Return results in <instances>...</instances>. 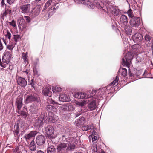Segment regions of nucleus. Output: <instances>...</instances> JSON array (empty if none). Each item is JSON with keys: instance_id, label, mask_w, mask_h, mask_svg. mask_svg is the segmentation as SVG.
I'll return each instance as SVG.
<instances>
[{"instance_id": "obj_29", "label": "nucleus", "mask_w": 153, "mask_h": 153, "mask_svg": "<svg viewBox=\"0 0 153 153\" xmlns=\"http://www.w3.org/2000/svg\"><path fill=\"white\" fill-rule=\"evenodd\" d=\"M119 80V77L118 76H117L114 77L113 81L109 84L113 86H116L118 84V81Z\"/></svg>"}, {"instance_id": "obj_7", "label": "nucleus", "mask_w": 153, "mask_h": 153, "mask_svg": "<svg viewBox=\"0 0 153 153\" xmlns=\"http://www.w3.org/2000/svg\"><path fill=\"white\" fill-rule=\"evenodd\" d=\"M129 23L131 27L137 28L141 23L140 17H135L131 19L129 21Z\"/></svg>"}, {"instance_id": "obj_44", "label": "nucleus", "mask_w": 153, "mask_h": 153, "mask_svg": "<svg viewBox=\"0 0 153 153\" xmlns=\"http://www.w3.org/2000/svg\"><path fill=\"white\" fill-rule=\"evenodd\" d=\"M2 62H0V65L2 67L5 68L7 66L8 64L9 63V62H4V60H2Z\"/></svg>"}, {"instance_id": "obj_34", "label": "nucleus", "mask_w": 153, "mask_h": 153, "mask_svg": "<svg viewBox=\"0 0 153 153\" xmlns=\"http://www.w3.org/2000/svg\"><path fill=\"white\" fill-rule=\"evenodd\" d=\"M52 90L53 93H56V92H60L62 91V89L60 87L56 86L55 87L53 86Z\"/></svg>"}, {"instance_id": "obj_46", "label": "nucleus", "mask_w": 153, "mask_h": 153, "mask_svg": "<svg viewBox=\"0 0 153 153\" xmlns=\"http://www.w3.org/2000/svg\"><path fill=\"white\" fill-rule=\"evenodd\" d=\"M86 103V101L85 100H83L81 102H78L77 103V104L80 106L82 107L85 105Z\"/></svg>"}, {"instance_id": "obj_48", "label": "nucleus", "mask_w": 153, "mask_h": 153, "mask_svg": "<svg viewBox=\"0 0 153 153\" xmlns=\"http://www.w3.org/2000/svg\"><path fill=\"white\" fill-rule=\"evenodd\" d=\"M47 102L49 104H52L53 105H54L55 104L57 105L58 104L57 102H55L51 98H50L48 100Z\"/></svg>"}, {"instance_id": "obj_61", "label": "nucleus", "mask_w": 153, "mask_h": 153, "mask_svg": "<svg viewBox=\"0 0 153 153\" xmlns=\"http://www.w3.org/2000/svg\"><path fill=\"white\" fill-rule=\"evenodd\" d=\"M111 22H112V24H114V23H117L115 21V20L114 19L111 20Z\"/></svg>"}, {"instance_id": "obj_18", "label": "nucleus", "mask_w": 153, "mask_h": 153, "mask_svg": "<svg viewBox=\"0 0 153 153\" xmlns=\"http://www.w3.org/2000/svg\"><path fill=\"white\" fill-rule=\"evenodd\" d=\"M67 143H61L57 146V149L58 152L63 151L65 150L66 151V149L68 145Z\"/></svg>"}, {"instance_id": "obj_32", "label": "nucleus", "mask_w": 153, "mask_h": 153, "mask_svg": "<svg viewBox=\"0 0 153 153\" xmlns=\"http://www.w3.org/2000/svg\"><path fill=\"white\" fill-rule=\"evenodd\" d=\"M12 38L15 42L13 43H15V44L17 42L21 40V37L18 34L13 35L12 36Z\"/></svg>"}, {"instance_id": "obj_51", "label": "nucleus", "mask_w": 153, "mask_h": 153, "mask_svg": "<svg viewBox=\"0 0 153 153\" xmlns=\"http://www.w3.org/2000/svg\"><path fill=\"white\" fill-rule=\"evenodd\" d=\"M127 3L130 5V4H136L137 3L135 0H126Z\"/></svg>"}, {"instance_id": "obj_1", "label": "nucleus", "mask_w": 153, "mask_h": 153, "mask_svg": "<svg viewBox=\"0 0 153 153\" xmlns=\"http://www.w3.org/2000/svg\"><path fill=\"white\" fill-rule=\"evenodd\" d=\"M76 2L78 4H83L91 9H94L95 6V5L89 0H76ZM108 3H109L108 1L97 2L96 3L95 6L98 9L111 13L117 18L118 17L121 12L118 7L108 5Z\"/></svg>"}, {"instance_id": "obj_45", "label": "nucleus", "mask_w": 153, "mask_h": 153, "mask_svg": "<svg viewBox=\"0 0 153 153\" xmlns=\"http://www.w3.org/2000/svg\"><path fill=\"white\" fill-rule=\"evenodd\" d=\"M40 10L39 8H36L33 13V15L35 16H38L40 13Z\"/></svg>"}, {"instance_id": "obj_59", "label": "nucleus", "mask_w": 153, "mask_h": 153, "mask_svg": "<svg viewBox=\"0 0 153 153\" xmlns=\"http://www.w3.org/2000/svg\"><path fill=\"white\" fill-rule=\"evenodd\" d=\"M117 23H114V24H112V27L113 29H114L117 26Z\"/></svg>"}, {"instance_id": "obj_25", "label": "nucleus", "mask_w": 153, "mask_h": 153, "mask_svg": "<svg viewBox=\"0 0 153 153\" xmlns=\"http://www.w3.org/2000/svg\"><path fill=\"white\" fill-rule=\"evenodd\" d=\"M115 86L109 84L106 87H104L106 88V94H108L109 93H113L114 92Z\"/></svg>"}, {"instance_id": "obj_64", "label": "nucleus", "mask_w": 153, "mask_h": 153, "mask_svg": "<svg viewBox=\"0 0 153 153\" xmlns=\"http://www.w3.org/2000/svg\"><path fill=\"white\" fill-rule=\"evenodd\" d=\"M20 21H21L22 22H23L24 21V19H21L20 20Z\"/></svg>"}, {"instance_id": "obj_60", "label": "nucleus", "mask_w": 153, "mask_h": 153, "mask_svg": "<svg viewBox=\"0 0 153 153\" xmlns=\"http://www.w3.org/2000/svg\"><path fill=\"white\" fill-rule=\"evenodd\" d=\"M37 153H44L43 151L40 150H37Z\"/></svg>"}, {"instance_id": "obj_30", "label": "nucleus", "mask_w": 153, "mask_h": 153, "mask_svg": "<svg viewBox=\"0 0 153 153\" xmlns=\"http://www.w3.org/2000/svg\"><path fill=\"white\" fill-rule=\"evenodd\" d=\"M123 27L124 28L125 31L128 35H131V34L132 30L131 28L129 26H127V25Z\"/></svg>"}, {"instance_id": "obj_55", "label": "nucleus", "mask_w": 153, "mask_h": 153, "mask_svg": "<svg viewBox=\"0 0 153 153\" xmlns=\"http://www.w3.org/2000/svg\"><path fill=\"white\" fill-rule=\"evenodd\" d=\"M4 46L2 43L1 41L0 40V51H1L3 49Z\"/></svg>"}, {"instance_id": "obj_57", "label": "nucleus", "mask_w": 153, "mask_h": 153, "mask_svg": "<svg viewBox=\"0 0 153 153\" xmlns=\"http://www.w3.org/2000/svg\"><path fill=\"white\" fill-rule=\"evenodd\" d=\"M97 139V136H94L92 138V141L93 142L96 141Z\"/></svg>"}, {"instance_id": "obj_41", "label": "nucleus", "mask_w": 153, "mask_h": 153, "mask_svg": "<svg viewBox=\"0 0 153 153\" xmlns=\"http://www.w3.org/2000/svg\"><path fill=\"white\" fill-rule=\"evenodd\" d=\"M75 148V145L73 144H70L68 145L66 149V151L70 150H73Z\"/></svg>"}, {"instance_id": "obj_53", "label": "nucleus", "mask_w": 153, "mask_h": 153, "mask_svg": "<svg viewBox=\"0 0 153 153\" xmlns=\"http://www.w3.org/2000/svg\"><path fill=\"white\" fill-rule=\"evenodd\" d=\"M16 1V0H7V2L9 5H12Z\"/></svg>"}, {"instance_id": "obj_14", "label": "nucleus", "mask_w": 153, "mask_h": 153, "mask_svg": "<svg viewBox=\"0 0 153 153\" xmlns=\"http://www.w3.org/2000/svg\"><path fill=\"white\" fill-rule=\"evenodd\" d=\"M21 10V12L24 14H27L30 12L31 8V5L29 4H27L21 6L20 7Z\"/></svg>"}, {"instance_id": "obj_50", "label": "nucleus", "mask_w": 153, "mask_h": 153, "mask_svg": "<svg viewBox=\"0 0 153 153\" xmlns=\"http://www.w3.org/2000/svg\"><path fill=\"white\" fill-rule=\"evenodd\" d=\"M9 24L13 27H16V22L14 20H13L11 22H8Z\"/></svg>"}, {"instance_id": "obj_6", "label": "nucleus", "mask_w": 153, "mask_h": 153, "mask_svg": "<svg viewBox=\"0 0 153 153\" xmlns=\"http://www.w3.org/2000/svg\"><path fill=\"white\" fill-rule=\"evenodd\" d=\"M54 129L52 126L48 125L45 127V132L48 137L51 139L54 138L55 136L54 135Z\"/></svg>"}, {"instance_id": "obj_40", "label": "nucleus", "mask_w": 153, "mask_h": 153, "mask_svg": "<svg viewBox=\"0 0 153 153\" xmlns=\"http://www.w3.org/2000/svg\"><path fill=\"white\" fill-rule=\"evenodd\" d=\"M11 12V9L6 8L5 11L2 14V16H6L7 15H10Z\"/></svg>"}, {"instance_id": "obj_43", "label": "nucleus", "mask_w": 153, "mask_h": 153, "mask_svg": "<svg viewBox=\"0 0 153 153\" xmlns=\"http://www.w3.org/2000/svg\"><path fill=\"white\" fill-rule=\"evenodd\" d=\"M82 129L83 131H86L90 129L91 127L89 125L83 126L82 127Z\"/></svg>"}, {"instance_id": "obj_23", "label": "nucleus", "mask_w": 153, "mask_h": 153, "mask_svg": "<svg viewBox=\"0 0 153 153\" xmlns=\"http://www.w3.org/2000/svg\"><path fill=\"white\" fill-rule=\"evenodd\" d=\"M59 100L63 102H68L70 100L69 97L65 94H60L59 95Z\"/></svg>"}, {"instance_id": "obj_21", "label": "nucleus", "mask_w": 153, "mask_h": 153, "mask_svg": "<svg viewBox=\"0 0 153 153\" xmlns=\"http://www.w3.org/2000/svg\"><path fill=\"white\" fill-rule=\"evenodd\" d=\"M133 41L136 42H139L141 41L143 39V36L139 33H136L132 36Z\"/></svg>"}, {"instance_id": "obj_15", "label": "nucleus", "mask_w": 153, "mask_h": 153, "mask_svg": "<svg viewBox=\"0 0 153 153\" xmlns=\"http://www.w3.org/2000/svg\"><path fill=\"white\" fill-rule=\"evenodd\" d=\"M119 20L120 24L123 27L127 25L128 20L126 16L123 14L120 17Z\"/></svg>"}, {"instance_id": "obj_5", "label": "nucleus", "mask_w": 153, "mask_h": 153, "mask_svg": "<svg viewBox=\"0 0 153 153\" xmlns=\"http://www.w3.org/2000/svg\"><path fill=\"white\" fill-rule=\"evenodd\" d=\"M45 117V114H42L35 120L34 126L39 128H41L43 127L44 123V118Z\"/></svg>"}, {"instance_id": "obj_31", "label": "nucleus", "mask_w": 153, "mask_h": 153, "mask_svg": "<svg viewBox=\"0 0 153 153\" xmlns=\"http://www.w3.org/2000/svg\"><path fill=\"white\" fill-rule=\"evenodd\" d=\"M56 149L53 145L50 146L47 148V153H55Z\"/></svg>"}, {"instance_id": "obj_56", "label": "nucleus", "mask_w": 153, "mask_h": 153, "mask_svg": "<svg viewBox=\"0 0 153 153\" xmlns=\"http://www.w3.org/2000/svg\"><path fill=\"white\" fill-rule=\"evenodd\" d=\"M1 7H4V6H6V4H5V3H4V0H2L1 1Z\"/></svg>"}, {"instance_id": "obj_42", "label": "nucleus", "mask_w": 153, "mask_h": 153, "mask_svg": "<svg viewBox=\"0 0 153 153\" xmlns=\"http://www.w3.org/2000/svg\"><path fill=\"white\" fill-rule=\"evenodd\" d=\"M27 54L28 53L27 52H26V53L23 52L22 53V58L23 59L24 61L25 62H26L27 60Z\"/></svg>"}, {"instance_id": "obj_27", "label": "nucleus", "mask_w": 153, "mask_h": 153, "mask_svg": "<svg viewBox=\"0 0 153 153\" xmlns=\"http://www.w3.org/2000/svg\"><path fill=\"white\" fill-rule=\"evenodd\" d=\"M85 118L84 117H82L80 118L75 121L76 126H80L85 122Z\"/></svg>"}, {"instance_id": "obj_9", "label": "nucleus", "mask_w": 153, "mask_h": 153, "mask_svg": "<svg viewBox=\"0 0 153 153\" xmlns=\"http://www.w3.org/2000/svg\"><path fill=\"white\" fill-rule=\"evenodd\" d=\"M131 50L133 53L137 54L142 52L143 50V48L141 47L140 44H136L131 46Z\"/></svg>"}, {"instance_id": "obj_54", "label": "nucleus", "mask_w": 153, "mask_h": 153, "mask_svg": "<svg viewBox=\"0 0 153 153\" xmlns=\"http://www.w3.org/2000/svg\"><path fill=\"white\" fill-rule=\"evenodd\" d=\"M145 40L146 41H149L151 39V37L149 35H146L145 36Z\"/></svg>"}, {"instance_id": "obj_63", "label": "nucleus", "mask_w": 153, "mask_h": 153, "mask_svg": "<svg viewBox=\"0 0 153 153\" xmlns=\"http://www.w3.org/2000/svg\"><path fill=\"white\" fill-rule=\"evenodd\" d=\"M2 39L3 40V41L4 42V43H5V45H6V41H5V40L4 39V38H3Z\"/></svg>"}, {"instance_id": "obj_33", "label": "nucleus", "mask_w": 153, "mask_h": 153, "mask_svg": "<svg viewBox=\"0 0 153 153\" xmlns=\"http://www.w3.org/2000/svg\"><path fill=\"white\" fill-rule=\"evenodd\" d=\"M46 108L48 111L52 113L56 111V108L53 105H47Z\"/></svg>"}, {"instance_id": "obj_28", "label": "nucleus", "mask_w": 153, "mask_h": 153, "mask_svg": "<svg viewBox=\"0 0 153 153\" xmlns=\"http://www.w3.org/2000/svg\"><path fill=\"white\" fill-rule=\"evenodd\" d=\"M3 33L5 37L8 38L10 41L11 37V34L10 31L7 29H5L3 30Z\"/></svg>"}, {"instance_id": "obj_26", "label": "nucleus", "mask_w": 153, "mask_h": 153, "mask_svg": "<svg viewBox=\"0 0 153 153\" xmlns=\"http://www.w3.org/2000/svg\"><path fill=\"white\" fill-rule=\"evenodd\" d=\"M42 92L45 96H48L50 97L51 96L52 93L51 91V88H45L43 89Z\"/></svg>"}, {"instance_id": "obj_37", "label": "nucleus", "mask_w": 153, "mask_h": 153, "mask_svg": "<svg viewBox=\"0 0 153 153\" xmlns=\"http://www.w3.org/2000/svg\"><path fill=\"white\" fill-rule=\"evenodd\" d=\"M15 43H11L10 41V44L7 46V49L10 50V51H12L13 48H14L15 45Z\"/></svg>"}, {"instance_id": "obj_52", "label": "nucleus", "mask_w": 153, "mask_h": 153, "mask_svg": "<svg viewBox=\"0 0 153 153\" xmlns=\"http://www.w3.org/2000/svg\"><path fill=\"white\" fill-rule=\"evenodd\" d=\"M25 19L26 21V22L28 23H29L30 22V17L28 16H24Z\"/></svg>"}, {"instance_id": "obj_13", "label": "nucleus", "mask_w": 153, "mask_h": 153, "mask_svg": "<svg viewBox=\"0 0 153 153\" xmlns=\"http://www.w3.org/2000/svg\"><path fill=\"white\" fill-rule=\"evenodd\" d=\"M37 131H31L28 134H25L24 137L25 138L27 142L29 143L30 140L33 137H34L37 134Z\"/></svg>"}, {"instance_id": "obj_24", "label": "nucleus", "mask_w": 153, "mask_h": 153, "mask_svg": "<svg viewBox=\"0 0 153 153\" xmlns=\"http://www.w3.org/2000/svg\"><path fill=\"white\" fill-rule=\"evenodd\" d=\"M71 107V106L68 104H64L60 106L59 109V110L62 112V113H63L66 111L70 110Z\"/></svg>"}, {"instance_id": "obj_11", "label": "nucleus", "mask_w": 153, "mask_h": 153, "mask_svg": "<svg viewBox=\"0 0 153 153\" xmlns=\"http://www.w3.org/2000/svg\"><path fill=\"white\" fill-rule=\"evenodd\" d=\"M95 98H92L88 100V107L90 111H92L95 109L96 108V101Z\"/></svg>"}, {"instance_id": "obj_58", "label": "nucleus", "mask_w": 153, "mask_h": 153, "mask_svg": "<svg viewBox=\"0 0 153 153\" xmlns=\"http://www.w3.org/2000/svg\"><path fill=\"white\" fill-rule=\"evenodd\" d=\"M30 85H31L32 87L34 88V83L33 82V79H32L31 80L30 83Z\"/></svg>"}, {"instance_id": "obj_10", "label": "nucleus", "mask_w": 153, "mask_h": 153, "mask_svg": "<svg viewBox=\"0 0 153 153\" xmlns=\"http://www.w3.org/2000/svg\"><path fill=\"white\" fill-rule=\"evenodd\" d=\"M38 99L37 96L36 94L27 95L24 101L25 104H28L30 102L37 101Z\"/></svg>"}, {"instance_id": "obj_19", "label": "nucleus", "mask_w": 153, "mask_h": 153, "mask_svg": "<svg viewBox=\"0 0 153 153\" xmlns=\"http://www.w3.org/2000/svg\"><path fill=\"white\" fill-rule=\"evenodd\" d=\"M18 84L22 87H24L27 85V82L25 78L18 77L16 79Z\"/></svg>"}, {"instance_id": "obj_17", "label": "nucleus", "mask_w": 153, "mask_h": 153, "mask_svg": "<svg viewBox=\"0 0 153 153\" xmlns=\"http://www.w3.org/2000/svg\"><path fill=\"white\" fill-rule=\"evenodd\" d=\"M23 97L22 95L19 96L16 100V105L18 110H20L23 105Z\"/></svg>"}, {"instance_id": "obj_38", "label": "nucleus", "mask_w": 153, "mask_h": 153, "mask_svg": "<svg viewBox=\"0 0 153 153\" xmlns=\"http://www.w3.org/2000/svg\"><path fill=\"white\" fill-rule=\"evenodd\" d=\"M14 136L17 139H18L20 136L19 131V127L17 126L15 130L14 131Z\"/></svg>"}, {"instance_id": "obj_4", "label": "nucleus", "mask_w": 153, "mask_h": 153, "mask_svg": "<svg viewBox=\"0 0 153 153\" xmlns=\"http://www.w3.org/2000/svg\"><path fill=\"white\" fill-rule=\"evenodd\" d=\"M133 56L131 52H129L126 53L122 59V65L129 68L133 59Z\"/></svg>"}, {"instance_id": "obj_22", "label": "nucleus", "mask_w": 153, "mask_h": 153, "mask_svg": "<svg viewBox=\"0 0 153 153\" xmlns=\"http://www.w3.org/2000/svg\"><path fill=\"white\" fill-rule=\"evenodd\" d=\"M39 108L36 104H32L30 107L29 110L32 114H35L37 113Z\"/></svg>"}, {"instance_id": "obj_3", "label": "nucleus", "mask_w": 153, "mask_h": 153, "mask_svg": "<svg viewBox=\"0 0 153 153\" xmlns=\"http://www.w3.org/2000/svg\"><path fill=\"white\" fill-rule=\"evenodd\" d=\"M59 4L54 0H49L45 4L42 12L47 9L49 16L53 14L58 8Z\"/></svg>"}, {"instance_id": "obj_20", "label": "nucleus", "mask_w": 153, "mask_h": 153, "mask_svg": "<svg viewBox=\"0 0 153 153\" xmlns=\"http://www.w3.org/2000/svg\"><path fill=\"white\" fill-rule=\"evenodd\" d=\"M92 153H105V152L99 147H97V144H94L91 148Z\"/></svg>"}, {"instance_id": "obj_8", "label": "nucleus", "mask_w": 153, "mask_h": 153, "mask_svg": "<svg viewBox=\"0 0 153 153\" xmlns=\"http://www.w3.org/2000/svg\"><path fill=\"white\" fill-rule=\"evenodd\" d=\"M141 74V71L140 70H134L132 72L129 71V77L133 80L138 79L140 77L139 76Z\"/></svg>"}, {"instance_id": "obj_2", "label": "nucleus", "mask_w": 153, "mask_h": 153, "mask_svg": "<svg viewBox=\"0 0 153 153\" xmlns=\"http://www.w3.org/2000/svg\"><path fill=\"white\" fill-rule=\"evenodd\" d=\"M106 89L103 87L97 90L88 91L86 92H78L74 93L73 96L78 99H87L93 97L95 99L101 98L104 94H106Z\"/></svg>"}, {"instance_id": "obj_12", "label": "nucleus", "mask_w": 153, "mask_h": 153, "mask_svg": "<svg viewBox=\"0 0 153 153\" xmlns=\"http://www.w3.org/2000/svg\"><path fill=\"white\" fill-rule=\"evenodd\" d=\"M12 51H6L4 53V56L3 57L2 60H4V62H10V59L12 57Z\"/></svg>"}, {"instance_id": "obj_39", "label": "nucleus", "mask_w": 153, "mask_h": 153, "mask_svg": "<svg viewBox=\"0 0 153 153\" xmlns=\"http://www.w3.org/2000/svg\"><path fill=\"white\" fill-rule=\"evenodd\" d=\"M127 13L129 18L131 19L135 17L133 13L132 10L131 9H130L128 10Z\"/></svg>"}, {"instance_id": "obj_16", "label": "nucleus", "mask_w": 153, "mask_h": 153, "mask_svg": "<svg viewBox=\"0 0 153 153\" xmlns=\"http://www.w3.org/2000/svg\"><path fill=\"white\" fill-rule=\"evenodd\" d=\"M45 137L42 135L38 136L36 140V143L39 146L42 145L45 143Z\"/></svg>"}, {"instance_id": "obj_35", "label": "nucleus", "mask_w": 153, "mask_h": 153, "mask_svg": "<svg viewBox=\"0 0 153 153\" xmlns=\"http://www.w3.org/2000/svg\"><path fill=\"white\" fill-rule=\"evenodd\" d=\"M29 148L32 151H34L36 150V145L33 140H32L30 142L29 145Z\"/></svg>"}, {"instance_id": "obj_49", "label": "nucleus", "mask_w": 153, "mask_h": 153, "mask_svg": "<svg viewBox=\"0 0 153 153\" xmlns=\"http://www.w3.org/2000/svg\"><path fill=\"white\" fill-rule=\"evenodd\" d=\"M18 113L20 114L21 115L24 117H26L27 116V113L24 111H20V110L19 112L18 111Z\"/></svg>"}, {"instance_id": "obj_62", "label": "nucleus", "mask_w": 153, "mask_h": 153, "mask_svg": "<svg viewBox=\"0 0 153 153\" xmlns=\"http://www.w3.org/2000/svg\"><path fill=\"white\" fill-rule=\"evenodd\" d=\"M152 54L153 55V43L152 45Z\"/></svg>"}, {"instance_id": "obj_47", "label": "nucleus", "mask_w": 153, "mask_h": 153, "mask_svg": "<svg viewBox=\"0 0 153 153\" xmlns=\"http://www.w3.org/2000/svg\"><path fill=\"white\" fill-rule=\"evenodd\" d=\"M61 140L62 141H66L68 142V136H67V134L66 135H62V137Z\"/></svg>"}, {"instance_id": "obj_36", "label": "nucleus", "mask_w": 153, "mask_h": 153, "mask_svg": "<svg viewBox=\"0 0 153 153\" xmlns=\"http://www.w3.org/2000/svg\"><path fill=\"white\" fill-rule=\"evenodd\" d=\"M121 75L125 76L127 75V70L124 68H120L119 70Z\"/></svg>"}]
</instances>
